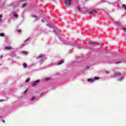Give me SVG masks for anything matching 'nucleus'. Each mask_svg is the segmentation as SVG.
Listing matches in <instances>:
<instances>
[{
  "label": "nucleus",
  "mask_w": 126,
  "mask_h": 126,
  "mask_svg": "<svg viewBox=\"0 0 126 126\" xmlns=\"http://www.w3.org/2000/svg\"><path fill=\"white\" fill-rule=\"evenodd\" d=\"M64 2L65 6H68V5H71V4L72 3V0H64Z\"/></svg>",
  "instance_id": "nucleus-1"
},
{
  "label": "nucleus",
  "mask_w": 126,
  "mask_h": 126,
  "mask_svg": "<svg viewBox=\"0 0 126 126\" xmlns=\"http://www.w3.org/2000/svg\"><path fill=\"white\" fill-rule=\"evenodd\" d=\"M38 82H40V80H38L35 81L34 83L32 84V86L34 87V86H36L37 85V83H38Z\"/></svg>",
  "instance_id": "nucleus-2"
},
{
  "label": "nucleus",
  "mask_w": 126,
  "mask_h": 126,
  "mask_svg": "<svg viewBox=\"0 0 126 126\" xmlns=\"http://www.w3.org/2000/svg\"><path fill=\"white\" fill-rule=\"evenodd\" d=\"M45 55L44 54H41L39 55L37 58L36 59L38 60V59H42V58H45Z\"/></svg>",
  "instance_id": "nucleus-3"
},
{
  "label": "nucleus",
  "mask_w": 126,
  "mask_h": 126,
  "mask_svg": "<svg viewBox=\"0 0 126 126\" xmlns=\"http://www.w3.org/2000/svg\"><path fill=\"white\" fill-rule=\"evenodd\" d=\"M97 11L96 10H93L89 14H96Z\"/></svg>",
  "instance_id": "nucleus-4"
},
{
  "label": "nucleus",
  "mask_w": 126,
  "mask_h": 126,
  "mask_svg": "<svg viewBox=\"0 0 126 126\" xmlns=\"http://www.w3.org/2000/svg\"><path fill=\"white\" fill-rule=\"evenodd\" d=\"M87 81L88 82H91V83L94 82V79H91V78L88 79Z\"/></svg>",
  "instance_id": "nucleus-5"
},
{
  "label": "nucleus",
  "mask_w": 126,
  "mask_h": 126,
  "mask_svg": "<svg viewBox=\"0 0 126 126\" xmlns=\"http://www.w3.org/2000/svg\"><path fill=\"white\" fill-rule=\"evenodd\" d=\"M89 44H92L93 45H94L96 46V45H99V43L95 42H90Z\"/></svg>",
  "instance_id": "nucleus-6"
},
{
  "label": "nucleus",
  "mask_w": 126,
  "mask_h": 126,
  "mask_svg": "<svg viewBox=\"0 0 126 126\" xmlns=\"http://www.w3.org/2000/svg\"><path fill=\"white\" fill-rule=\"evenodd\" d=\"M99 79H100V77H95L94 78V81H95L96 80H99Z\"/></svg>",
  "instance_id": "nucleus-7"
},
{
  "label": "nucleus",
  "mask_w": 126,
  "mask_h": 126,
  "mask_svg": "<svg viewBox=\"0 0 126 126\" xmlns=\"http://www.w3.org/2000/svg\"><path fill=\"white\" fill-rule=\"evenodd\" d=\"M5 49H6V50H10L11 49V47L8 46L5 47Z\"/></svg>",
  "instance_id": "nucleus-8"
},
{
  "label": "nucleus",
  "mask_w": 126,
  "mask_h": 126,
  "mask_svg": "<svg viewBox=\"0 0 126 126\" xmlns=\"http://www.w3.org/2000/svg\"><path fill=\"white\" fill-rule=\"evenodd\" d=\"M23 66L25 68H26V67H27V64H26V63H24Z\"/></svg>",
  "instance_id": "nucleus-9"
},
{
  "label": "nucleus",
  "mask_w": 126,
  "mask_h": 126,
  "mask_svg": "<svg viewBox=\"0 0 126 126\" xmlns=\"http://www.w3.org/2000/svg\"><path fill=\"white\" fill-rule=\"evenodd\" d=\"M0 36L1 37H4V33H0Z\"/></svg>",
  "instance_id": "nucleus-10"
},
{
  "label": "nucleus",
  "mask_w": 126,
  "mask_h": 126,
  "mask_svg": "<svg viewBox=\"0 0 126 126\" xmlns=\"http://www.w3.org/2000/svg\"><path fill=\"white\" fill-rule=\"evenodd\" d=\"M30 81V78H28V79H27L26 80V82H29Z\"/></svg>",
  "instance_id": "nucleus-11"
},
{
  "label": "nucleus",
  "mask_w": 126,
  "mask_h": 126,
  "mask_svg": "<svg viewBox=\"0 0 126 126\" xmlns=\"http://www.w3.org/2000/svg\"><path fill=\"white\" fill-rule=\"evenodd\" d=\"M14 17H15V18H17V17H18V15H17L16 14H14Z\"/></svg>",
  "instance_id": "nucleus-12"
},
{
  "label": "nucleus",
  "mask_w": 126,
  "mask_h": 126,
  "mask_svg": "<svg viewBox=\"0 0 126 126\" xmlns=\"http://www.w3.org/2000/svg\"><path fill=\"white\" fill-rule=\"evenodd\" d=\"M23 53L25 54V55H28V52L27 51H24Z\"/></svg>",
  "instance_id": "nucleus-13"
},
{
  "label": "nucleus",
  "mask_w": 126,
  "mask_h": 126,
  "mask_svg": "<svg viewBox=\"0 0 126 126\" xmlns=\"http://www.w3.org/2000/svg\"><path fill=\"white\" fill-rule=\"evenodd\" d=\"M35 98H36V97H35V96H33V97H32L31 99V100L32 101H33V100H35Z\"/></svg>",
  "instance_id": "nucleus-14"
},
{
  "label": "nucleus",
  "mask_w": 126,
  "mask_h": 126,
  "mask_svg": "<svg viewBox=\"0 0 126 126\" xmlns=\"http://www.w3.org/2000/svg\"><path fill=\"white\" fill-rule=\"evenodd\" d=\"M32 17H33V18H37V16H36V15H32Z\"/></svg>",
  "instance_id": "nucleus-15"
},
{
  "label": "nucleus",
  "mask_w": 126,
  "mask_h": 126,
  "mask_svg": "<svg viewBox=\"0 0 126 126\" xmlns=\"http://www.w3.org/2000/svg\"><path fill=\"white\" fill-rule=\"evenodd\" d=\"M26 5H27V3H25V4H24L23 6H22V7L24 8V7H25V6H26Z\"/></svg>",
  "instance_id": "nucleus-16"
},
{
  "label": "nucleus",
  "mask_w": 126,
  "mask_h": 126,
  "mask_svg": "<svg viewBox=\"0 0 126 126\" xmlns=\"http://www.w3.org/2000/svg\"><path fill=\"white\" fill-rule=\"evenodd\" d=\"M77 11H80V7H77Z\"/></svg>",
  "instance_id": "nucleus-17"
},
{
  "label": "nucleus",
  "mask_w": 126,
  "mask_h": 126,
  "mask_svg": "<svg viewBox=\"0 0 126 126\" xmlns=\"http://www.w3.org/2000/svg\"><path fill=\"white\" fill-rule=\"evenodd\" d=\"M115 75H122V74H121L120 73H115Z\"/></svg>",
  "instance_id": "nucleus-18"
},
{
  "label": "nucleus",
  "mask_w": 126,
  "mask_h": 126,
  "mask_svg": "<svg viewBox=\"0 0 126 126\" xmlns=\"http://www.w3.org/2000/svg\"><path fill=\"white\" fill-rule=\"evenodd\" d=\"M1 18H2V15H0V21H1Z\"/></svg>",
  "instance_id": "nucleus-19"
},
{
  "label": "nucleus",
  "mask_w": 126,
  "mask_h": 126,
  "mask_svg": "<svg viewBox=\"0 0 126 126\" xmlns=\"http://www.w3.org/2000/svg\"><path fill=\"white\" fill-rule=\"evenodd\" d=\"M124 78H125V77H121V78L119 79L120 81H122V80L124 79Z\"/></svg>",
  "instance_id": "nucleus-20"
},
{
  "label": "nucleus",
  "mask_w": 126,
  "mask_h": 126,
  "mask_svg": "<svg viewBox=\"0 0 126 126\" xmlns=\"http://www.w3.org/2000/svg\"><path fill=\"white\" fill-rule=\"evenodd\" d=\"M21 30H17V32H18V33H21Z\"/></svg>",
  "instance_id": "nucleus-21"
},
{
  "label": "nucleus",
  "mask_w": 126,
  "mask_h": 126,
  "mask_svg": "<svg viewBox=\"0 0 126 126\" xmlns=\"http://www.w3.org/2000/svg\"><path fill=\"white\" fill-rule=\"evenodd\" d=\"M51 79L50 78H46L45 79V80L46 81H48V80H50Z\"/></svg>",
  "instance_id": "nucleus-22"
},
{
  "label": "nucleus",
  "mask_w": 126,
  "mask_h": 126,
  "mask_svg": "<svg viewBox=\"0 0 126 126\" xmlns=\"http://www.w3.org/2000/svg\"><path fill=\"white\" fill-rule=\"evenodd\" d=\"M123 29L124 32H126V29L125 28H123Z\"/></svg>",
  "instance_id": "nucleus-23"
},
{
  "label": "nucleus",
  "mask_w": 126,
  "mask_h": 126,
  "mask_svg": "<svg viewBox=\"0 0 126 126\" xmlns=\"http://www.w3.org/2000/svg\"><path fill=\"white\" fill-rule=\"evenodd\" d=\"M43 94H44V93H41V94H40V96L42 97Z\"/></svg>",
  "instance_id": "nucleus-24"
},
{
  "label": "nucleus",
  "mask_w": 126,
  "mask_h": 126,
  "mask_svg": "<svg viewBox=\"0 0 126 126\" xmlns=\"http://www.w3.org/2000/svg\"><path fill=\"white\" fill-rule=\"evenodd\" d=\"M63 63V61L60 62V63H59V64H58L59 65H60V64H62V63Z\"/></svg>",
  "instance_id": "nucleus-25"
},
{
  "label": "nucleus",
  "mask_w": 126,
  "mask_h": 126,
  "mask_svg": "<svg viewBox=\"0 0 126 126\" xmlns=\"http://www.w3.org/2000/svg\"><path fill=\"white\" fill-rule=\"evenodd\" d=\"M28 91V90H26L25 91V94H26V93H27V91Z\"/></svg>",
  "instance_id": "nucleus-26"
},
{
  "label": "nucleus",
  "mask_w": 126,
  "mask_h": 126,
  "mask_svg": "<svg viewBox=\"0 0 126 126\" xmlns=\"http://www.w3.org/2000/svg\"><path fill=\"white\" fill-rule=\"evenodd\" d=\"M126 5L125 4H124L122 5L123 7H125V6L126 7Z\"/></svg>",
  "instance_id": "nucleus-27"
},
{
  "label": "nucleus",
  "mask_w": 126,
  "mask_h": 126,
  "mask_svg": "<svg viewBox=\"0 0 126 126\" xmlns=\"http://www.w3.org/2000/svg\"><path fill=\"white\" fill-rule=\"evenodd\" d=\"M2 122H3V124H5V120H2Z\"/></svg>",
  "instance_id": "nucleus-28"
},
{
  "label": "nucleus",
  "mask_w": 126,
  "mask_h": 126,
  "mask_svg": "<svg viewBox=\"0 0 126 126\" xmlns=\"http://www.w3.org/2000/svg\"><path fill=\"white\" fill-rule=\"evenodd\" d=\"M28 40H29V38L26 39V40L25 41V42H27V41H28Z\"/></svg>",
  "instance_id": "nucleus-29"
},
{
  "label": "nucleus",
  "mask_w": 126,
  "mask_h": 126,
  "mask_svg": "<svg viewBox=\"0 0 126 126\" xmlns=\"http://www.w3.org/2000/svg\"><path fill=\"white\" fill-rule=\"evenodd\" d=\"M105 72H106V73H109V71H106Z\"/></svg>",
  "instance_id": "nucleus-30"
},
{
  "label": "nucleus",
  "mask_w": 126,
  "mask_h": 126,
  "mask_svg": "<svg viewBox=\"0 0 126 126\" xmlns=\"http://www.w3.org/2000/svg\"><path fill=\"white\" fill-rule=\"evenodd\" d=\"M86 67V68H87V69H89V67L87 66V67Z\"/></svg>",
  "instance_id": "nucleus-31"
},
{
  "label": "nucleus",
  "mask_w": 126,
  "mask_h": 126,
  "mask_svg": "<svg viewBox=\"0 0 126 126\" xmlns=\"http://www.w3.org/2000/svg\"><path fill=\"white\" fill-rule=\"evenodd\" d=\"M4 100H0V102H2Z\"/></svg>",
  "instance_id": "nucleus-32"
},
{
  "label": "nucleus",
  "mask_w": 126,
  "mask_h": 126,
  "mask_svg": "<svg viewBox=\"0 0 126 126\" xmlns=\"http://www.w3.org/2000/svg\"><path fill=\"white\" fill-rule=\"evenodd\" d=\"M41 22H44V21L43 20V19H41Z\"/></svg>",
  "instance_id": "nucleus-33"
},
{
  "label": "nucleus",
  "mask_w": 126,
  "mask_h": 126,
  "mask_svg": "<svg viewBox=\"0 0 126 126\" xmlns=\"http://www.w3.org/2000/svg\"><path fill=\"white\" fill-rule=\"evenodd\" d=\"M0 59H2V56H0Z\"/></svg>",
  "instance_id": "nucleus-34"
},
{
  "label": "nucleus",
  "mask_w": 126,
  "mask_h": 126,
  "mask_svg": "<svg viewBox=\"0 0 126 126\" xmlns=\"http://www.w3.org/2000/svg\"><path fill=\"white\" fill-rule=\"evenodd\" d=\"M116 63H121V62Z\"/></svg>",
  "instance_id": "nucleus-35"
},
{
  "label": "nucleus",
  "mask_w": 126,
  "mask_h": 126,
  "mask_svg": "<svg viewBox=\"0 0 126 126\" xmlns=\"http://www.w3.org/2000/svg\"><path fill=\"white\" fill-rule=\"evenodd\" d=\"M1 118H2V116H0V119H1Z\"/></svg>",
  "instance_id": "nucleus-36"
},
{
  "label": "nucleus",
  "mask_w": 126,
  "mask_h": 126,
  "mask_svg": "<svg viewBox=\"0 0 126 126\" xmlns=\"http://www.w3.org/2000/svg\"><path fill=\"white\" fill-rule=\"evenodd\" d=\"M125 9H126V5L125 6Z\"/></svg>",
  "instance_id": "nucleus-37"
}]
</instances>
